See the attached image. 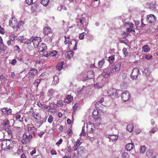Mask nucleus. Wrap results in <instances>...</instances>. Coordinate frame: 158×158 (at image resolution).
<instances>
[{"instance_id": "nucleus-1", "label": "nucleus", "mask_w": 158, "mask_h": 158, "mask_svg": "<svg viewBox=\"0 0 158 158\" xmlns=\"http://www.w3.org/2000/svg\"><path fill=\"white\" fill-rule=\"evenodd\" d=\"M2 148L5 150L6 149H12L14 147L13 142L10 139L2 140L1 143Z\"/></svg>"}, {"instance_id": "nucleus-2", "label": "nucleus", "mask_w": 158, "mask_h": 158, "mask_svg": "<svg viewBox=\"0 0 158 158\" xmlns=\"http://www.w3.org/2000/svg\"><path fill=\"white\" fill-rule=\"evenodd\" d=\"M73 148L74 151H77V155L74 154L73 158H79L84 153V148L82 147H78L75 144L73 147Z\"/></svg>"}, {"instance_id": "nucleus-3", "label": "nucleus", "mask_w": 158, "mask_h": 158, "mask_svg": "<svg viewBox=\"0 0 158 158\" xmlns=\"http://www.w3.org/2000/svg\"><path fill=\"white\" fill-rule=\"evenodd\" d=\"M32 138V136L30 134L27 135L25 133L23 134L21 142L23 144L26 145L29 144Z\"/></svg>"}, {"instance_id": "nucleus-4", "label": "nucleus", "mask_w": 158, "mask_h": 158, "mask_svg": "<svg viewBox=\"0 0 158 158\" xmlns=\"http://www.w3.org/2000/svg\"><path fill=\"white\" fill-rule=\"evenodd\" d=\"M139 74L140 73L139 69L137 68H134L133 69L131 77L133 80L135 79Z\"/></svg>"}, {"instance_id": "nucleus-5", "label": "nucleus", "mask_w": 158, "mask_h": 158, "mask_svg": "<svg viewBox=\"0 0 158 158\" xmlns=\"http://www.w3.org/2000/svg\"><path fill=\"white\" fill-rule=\"evenodd\" d=\"M43 33L45 35L48 36L49 37L53 35V32L51 28L47 26L44 28Z\"/></svg>"}, {"instance_id": "nucleus-6", "label": "nucleus", "mask_w": 158, "mask_h": 158, "mask_svg": "<svg viewBox=\"0 0 158 158\" xmlns=\"http://www.w3.org/2000/svg\"><path fill=\"white\" fill-rule=\"evenodd\" d=\"M129 92L127 91H126L123 92L121 95V98L123 101H126L128 100L130 98Z\"/></svg>"}, {"instance_id": "nucleus-7", "label": "nucleus", "mask_w": 158, "mask_h": 158, "mask_svg": "<svg viewBox=\"0 0 158 158\" xmlns=\"http://www.w3.org/2000/svg\"><path fill=\"white\" fill-rule=\"evenodd\" d=\"M99 105L98 102H97L95 104V107L96 108V110H94L93 113V118L95 119L98 120L99 118V116L98 114L99 111L98 110V107L97 106V105Z\"/></svg>"}, {"instance_id": "nucleus-8", "label": "nucleus", "mask_w": 158, "mask_h": 158, "mask_svg": "<svg viewBox=\"0 0 158 158\" xmlns=\"http://www.w3.org/2000/svg\"><path fill=\"white\" fill-rule=\"evenodd\" d=\"M17 19L15 17L11 18L9 21V25L13 28L17 26Z\"/></svg>"}, {"instance_id": "nucleus-9", "label": "nucleus", "mask_w": 158, "mask_h": 158, "mask_svg": "<svg viewBox=\"0 0 158 158\" xmlns=\"http://www.w3.org/2000/svg\"><path fill=\"white\" fill-rule=\"evenodd\" d=\"M107 93L109 96H113L117 97L118 96V93H117V90L114 88L110 89L107 91Z\"/></svg>"}, {"instance_id": "nucleus-10", "label": "nucleus", "mask_w": 158, "mask_h": 158, "mask_svg": "<svg viewBox=\"0 0 158 158\" xmlns=\"http://www.w3.org/2000/svg\"><path fill=\"white\" fill-rule=\"evenodd\" d=\"M9 121L6 119H5L2 123V125L3 129L6 130L10 127Z\"/></svg>"}, {"instance_id": "nucleus-11", "label": "nucleus", "mask_w": 158, "mask_h": 158, "mask_svg": "<svg viewBox=\"0 0 158 158\" xmlns=\"http://www.w3.org/2000/svg\"><path fill=\"white\" fill-rule=\"evenodd\" d=\"M37 48L39 51L41 52H44L47 49V47L46 44L42 42L40 44Z\"/></svg>"}, {"instance_id": "nucleus-12", "label": "nucleus", "mask_w": 158, "mask_h": 158, "mask_svg": "<svg viewBox=\"0 0 158 158\" xmlns=\"http://www.w3.org/2000/svg\"><path fill=\"white\" fill-rule=\"evenodd\" d=\"M41 42V38L37 37L34 38L32 40L33 44L35 48L37 47Z\"/></svg>"}, {"instance_id": "nucleus-13", "label": "nucleus", "mask_w": 158, "mask_h": 158, "mask_svg": "<svg viewBox=\"0 0 158 158\" xmlns=\"http://www.w3.org/2000/svg\"><path fill=\"white\" fill-rule=\"evenodd\" d=\"M147 20L148 22L150 23H153L156 20V18L152 14H150L147 16Z\"/></svg>"}, {"instance_id": "nucleus-14", "label": "nucleus", "mask_w": 158, "mask_h": 158, "mask_svg": "<svg viewBox=\"0 0 158 158\" xmlns=\"http://www.w3.org/2000/svg\"><path fill=\"white\" fill-rule=\"evenodd\" d=\"M69 47L70 49L76 50L77 48V43L75 40H72L71 43L69 44Z\"/></svg>"}, {"instance_id": "nucleus-15", "label": "nucleus", "mask_w": 158, "mask_h": 158, "mask_svg": "<svg viewBox=\"0 0 158 158\" xmlns=\"http://www.w3.org/2000/svg\"><path fill=\"white\" fill-rule=\"evenodd\" d=\"M87 131L88 133H92L94 131V126L91 123H88L87 124Z\"/></svg>"}, {"instance_id": "nucleus-16", "label": "nucleus", "mask_w": 158, "mask_h": 158, "mask_svg": "<svg viewBox=\"0 0 158 158\" xmlns=\"http://www.w3.org/2000/svg\"><path fill=\"white\" fill-rule=\"evenodd\" d=\"M38 73V71L34 68H31L28 72V74L30 76L34 77Z\"/></svg>"}, {"instance_id": "nucleus-17", "label": "nucleus", "mask_w": 158, "mask_h": 158, "mask_svg": "<svg viewBox=\"0 0 158 158\" xmlns=\"http://www.w3.org/2000/svg\"><path fill=\"white\" fill-rule=\"evenodd\" d=\"M2 113L5 115H9L11 114L12 112L11 109L8 108H3L2 110Z\"/></svg>"}, {"instance_id": "nucleus-18", "label": "nucleus", "mask_w": 158, "mask_h": 158, "mask_svg": "<svg viewBox=\"0 0 158 158\" xmlns=\"http://www.w3.org/2000/svg\"><path fill=\"white\" fill-rule=\"evenodd\" d=\"M73 100V97L71 95H68L65 98L64 102L68 104L69 103Z\"/></svg>"}, {"instance_id": "nucleus-19", "label": "nucleus", "mask_w": 158, "mask_h": 158, "mask_svg": "<svg viewBox=\"0 0 158 158\" xmlns=\"http://www.w3.org/2000/svg\"><path fill=\"white\" fill-rule=\"evenodd\" d=\"M6 50V47L3 42L0 43V53L3 54Z\"/></svg>"}, {"instance_id": "nucleus-20", "label": "nucleus", "mask_w": 158, "mask_h": 158, "mask_svg": "<svg viewBox=\"0 0 158 158\" xmlns=\"http://www.w3.org/2000/svg\"><path fill=\"white\" fill-rule=\"evenodd\" d=\"M110 75V72L109 70L108 71L107 69L104 70L101 74V75L105 78H107Z\"/></svg>"}, {"instance_id": "nucleus-21", "label": "nucleus", "mask_w": 158, "mask_h": 158, "mask_svg": "<svg viewBox=\"0 0 158 158\" xmlns=\"http://www.w3.org/2000/svg\"><path fill=\"white\" fill-rule=\"evenodd\" d=\"M134 147L133 143H129L126 145L125 148L127 151H130Z\"/></svg>"}, {"instance_id": "nucleus-22", "label": "nucleus", "mask_w": 158, "mask_h": 158, "mask_svg": "<svg viewBox=\"0 0 158 158\" xmlns=\"http://www.w3.org/2000/svg\"><path fill=\"white\" fill-rule=\"evenodd\" d=\"M24 24V23L23 21H21L18 24L17 23V25L15 28L16 30L19 31L20 29H22L23 28V25Z\"/></svg>"}, {"instance_id": "nucleus-23", "label": "nucleus", "mask_w": 158, "mask_h": 158, "mask_svg": "<svg viewBox=\"0 0 158 158\" xmlns=\"http://www.w3.org/2000/svg\"><path fill=\"white\" fill-rule=\"evenodd\" d=\"M74 52L72 51H68L65 54V56L67 58L70 59L72 58L74 55Z\"/></svg>"}, {"instance_id": "nucleus-24", "label": "nucleus", "mask_w": 158, "mask_h": 158, "mask_svg": "<svg viewBox=\"0 0 158 158\" xmlns=\"http://www.w3.org/2000/svg\"><path fill=\"white\" fill-rule=\"evenodd\" d=\"M94 72L92 71H89L87 73V76L86 78L87 79H92L94 77Z\"/></svg>"}, {"instance_id": "nucleus-25", "label": "nucleus", "mask_w": 158, "mask_h": 158, "mask_svg": "<svg viewBox=\"0 0 158 158\" xmlns=\"http://www.w3.org/2000/svg\"><path fill=\"white\" fill-rule=\"evenodd\" d=\"M33 117L35 119L37 120H39L40 119L41 116L38 113H35L33 111L32 113Z\"/></svg>"}, {"instance_id": "nucleus-26", "label": "nucleus", "mask_w": 158, "mask_h": 158, "mask_svg": "<svg viewBox=\"0 0 158 158\" xmlns=\"http://www.w3.org/2000/svg\"><path fill=\"white\" fill-rule=\"evenodd\" d=\"M108 138L110 141H113L116 140L118 138V136L116 135H110Z\"/></svg>"}, {"instance_id": "nucleus-27", "label": "nucleus", "mask_w": 158, "mask_h": 158, "mask_svg": "<svg viewBox=\"0 0 158 158\" xmlns=\"http://www.w3.org/2000/svg\"><path fill=\"white\" fill-rule=\"evenodd\" d=\"M142 49L143 52H149L150 48L148 45H145L142 47Z\"/></svg>"}, {"instance_id": "nucleus-28", "label": "nucleus", "mask_w": 158, "mask_h": 158, "mask_svg": "<svg viewBox=\"0 0 158 158\" xmlns=\"http://www.w3.org/2000/svg\"><path fill=\"white\" fill-rule=\"evenodd\" d=\"M134 126L132 124H129L127 127V130L129 132H132L133 130Z\"/></svg>"}, {"instance_id": "nucleus-29", "label": "nucleus", "mask_w": 158, "mask_h": 158, "mask_svg": "<svg viewBox=\"0 0 158 158\" xmlns=\"http://www.w3.org/2000/svg\"><path fill=\"white\" fill-rule=\"evenodd\" d=\"M64 64V61H61V62L59 63L58 65L56 66V68L59 71L61 70L63 67Z\"/></svg>"}, {"instance_id": "nucleus-30", "label": "nucleus", "mask_w": 158, "mask_h": 158, "mask_svg": "<svg viewBox=\"0 0 158 158\" xmlns=\"http://www.w3.org/2000/svg\"><path fill=\"white\" fill-rule=\"evenodd\" d=\"M121 64L119 63H117L115 65H113L115 71H118L120 70L121 68Z\"/></svg>"}, {"instance_id": "nucleus-31", "label": "nucleus", "mask_w": 158, "mask_h": 158, "mask_svg": "<svg viewBox=\"0 0 158 158\" xmlns=\"http://www.w3.org/2000/svg\"><path fill=\"white\" fill-rule=\"evenodd\" d=\"M64 37L65 39L64 43L65 44H69L71 43L72 40H71L69 36L67 37L66 36H64Z\"/></svg>"}, {"instance_id": "nucleus-32", "label": "nucleus", "mask_w": 158, "mask_h": 158, "mask_svg": "<svg viewBox=\"0 0 158 158\" xmlns=\"http://www.w3.org/2000/svg\"><path fill=\"white\" fill-rule=\"evenodd\" d=\"M135 30L133 29H131V28H130L129 27L126 30V32H124V34H125V36H128V35L129 34V33L130 32H135Z\"/></svg>"}, {"instance_id": "nucleus-33", "label": "nucleus", "mask_w": 158, "mask_h": 158, "mask_svg": "<svg viewBox=\"0 0 158 158\" xmlns=\"http://www.w3.org/2000/svg\"><path fill=\"white\" fill-rule=\"evenodd\" d=\"M59 78L56 75L54 77L53 81V82L54 84H57L59 82Z\"/></svg>"}, {"instance_id": "nucleus-34", "label": "nucleus", "mask_w": 158, "mask_h": 158, "mask_svg": "<svg viewBox=\"0 0 158 158\" xmlns=\"http://www.w3.org/2000/svg\"><path fill=\"white\" fill-rule=\"evenodd\" d=\"M50 92L51 93L53 97H57L58 96V94L57 92L54 90H51L50 91Z\"/></svg>"}, {"instance_id": "nucleus-35", "label": "nucleus", "mask_w": 158, "mask_h": 158, "mask_svg": "<svg viewBox=\"0 0 158 158\" xmlns=\"http://www.w3.org/2000/svg\"><path fill=\"white\" fill-rule=\"evenodd\" d=\"M28 129L29 131H32L33 130H35V127L32 124H30L28 125Z\"/></svg>"}, {"instance_id": "nucleus-36", "label": "nucleus", "mask_w": 158, "mask_h": 158, "mask_svg": "<svg viewBox=\"0 0 158 158\" xmlns=\"http://www.w3.org/2000/svg\"><path fill=\"white\" fill-rule=\"evenodd\" d=\"M115 58L114 55H111L108 57V61L110 63L112 64L114 61Z\"/></svg>"}, {"instance_id": "nucleus-37", "label": "nucleus", "mask_w": 158, "mask_h": 158, "mask_svg": "<svg viewBox=\"0 0 158 158\" xmlns=\"http://www.w3.org/2000/svg\"><path fill=\"white\" fill-rule=\"evenodd\" d=\"M37 105L40 108H47V105L45 104H43L42 103L40 102H38Z\"/></svg>"}, {"instance_id": "nucleus-38", "label": "nucleus", "mask_w": 158, "mask_h": 158, "mask_svg": "<svg viewBox=\"0 0 158 158\" xmlns=\"http://www.w3.org/2000/svg\"><path fill=\"white\" fill-rule=\"evenodd\" d=\"M49 0H41V3L44 6H47L49 3Z\"/></svg>"}, {"instance_id": "nucleus-39", "label": "nucleus", "mask_w": 158, "mask_h": 158, "mask_svg": "<svg viewBox=\"0 0 158 158\" xmlns=\"http://www.w3.org/2000/svg\"><path fill=\"white\" fill-rule=\"evenodd\" d=\"M16 37V36L14 34H11L9 37V40L13 41L15 40Z\"/></svg>"}, {"instance_id": "nucleus-40", "label": "nucleus", "mask_w": 158, "mask_h": 158, "mask_svg": "<svg viewBox=\"0 0 158 158\" xmlns=\"http://www.w3.org/2000/svg\"><path fill=\"white\" fill-rule=\"evenodd\" d=\"M129 156V154L127 152H123L122 154V158H128Z\"/></svg>"}, {"instance_id": "nucleus-41", "label": "nucleus", "mask_w": 158, "mask_h": 158, "mask_svg": "<svg viewBox=\"0 0 158 158\" xmlns=\"http://www.w3.org/2000/svg\"><path fill=\"white\" fill-rule=\"evenodd\" d=\"M86 35L85 32H83L79 34V37L81 40H83L84 38V36Z\"/></svg>"}, {"instance_id": "nucleus-42", "label": "nucleus", "mask_w": 158, "mask_h": 158, "mask_svg": "<svg viewBox=\"0 0 158 158\" xmlns=\"http://www.w3.org/2000/svg\"><path fill=\"white\" fill-rule=\"evenodd\" d=\"M18 40L20 41L21 43H26L25 42V39L23 36H20L18 37Z\"/></svg>"}, {"instance_id": "nucleus-43", "label": "nucleus", "mask_w": 158, "mask_h": 158, "mask_svg": "<svg viewBox=\"0 0 158 158\" xmlns=\"http://www.w3.org/2000/svg\"><path fill=\"white\" fill-rule=\"evenodd\" d=\"M146 147L145 146H143L141 147L140 148V152L141 153H144L146 150Z\"/></svg>"}, {"instance_id": "nucleus-44", "label": "nucleus", "mask_w": 158, "mask_h": 158, "mask_svg": "<svg viewBox=\"0 0 158 158\" xmlns=\"http://www.w3.org/2000/svg\"><path fill=\"white\" fill-rule=\"evenodd\" d=\"M63 103L61 100L58 101L57 103L56 104V106L59 107L63 106Z\"/></svg>"}, {"instance_id": "nucleus-45", "label": "nucleus", "mask_w": 158, "mask_h": 158, "mask_svg": "<svg viewBox=\"0 0 158 158\" xmlns=\"http://www.w3.org/2000/svg\"><path fill=\"white\" fill-rule=\"evenodd\" d=\"M104 63L105 60L104 59H102L100 61H99V68H102Z\"/></svg>"}, {"instance_id": "nucleus-46", "label": "nucleus", "mask_w": 158, "mask_h": 158, "mask_svg": "<svg viewBox=\"0 0 158 158\" xmlns=\"http://www.w3.org/2000/svg\"><path fill=\"white\" fill-rule=\"evenodd\" d=\"M123 54L124 55V56H126L129 54V52L127 51V49L126 48H124L123 50Z\"/></svg>"}, {"instance_id": "nucleus-47", "label": "nucleus", "mask_w": 158, "mask_h": 158, "mask_svg": "<svg viewBox=\"0 0 158 158\" xmlns=\"http://www.w3.org/2000/svg\"><path fill=\"white\" fill-rule=\"evenodd\" d=\"M85 127L83 126L82 128V131L80 134V135L81 136H84L85 135Z\"/></svg>"}, {"instance_id": "nucleus-48", "label": "nucleus", "mask_w": 158, "mask_h": 158, "mask_svg": "<svg viewBox=\"0 0 158 158\" xmlns=\"http://www.w3.org/2000/svg\"><path fill=\"white\" fill-rule=\"evenodd\" d=\"M130 25L129 28H131V29H133V28L134 27V24L133 23H131V24H130L127 23H125L124 24V25L125 26H127V25Z\"/></svg>"}, {"instance_id": "nucleus-49", "label": "nucleus", "mask_w": 158, "mask_h": 158, "mask_svg": "<svg viewBox=\"0 0 158 158\" xmlns=\"http://www.w3.org/2000/svg\"><path fill=\"white\" fill-rule=\"evenodd\" d=\"M43 52V53L41 54L42 56H45L48 57L50 55V54L48 52L46 51Z\"/></svg>"}, {"instance_id": "nucleus-50", "label": "nucleus", "mask_w": 158, "mask_h": 158, "mask_svg": "<svg viewBox=\"0 0 158 158\" xmlns=\"http://www.w3.org/2000/svg\"><path fill=\"white\" fill-rule=\"evenodd\" d=\"M67 134L69 136H71L73 133L72 131L70 128H69L67 130Z\"/></svg>"}, {"instance_id": "nucleus-51", "label": "nucleus", "mask_w": 158, "mask_h": 158, "mask_svg": "<svg viewBox=\"0 0 158 158\" xmlns=\"http://www.w3.org/2000/svg\"><path fill=\"white\" fill-rule=\"evenodd\" d=\"M14 48L15 51H18V52L19 53L21 52V50L19 46L17 45L15 46Z\"/></svg>"}, {"instance_id": "nucleus-52", "label": "nucleus", "mask_w": 158, "mask_h": 158, "mask_svg": "<svg viewBox=\"0 0 158 158\" xmlns=\"http://www.w3.org/2000/svg\"><path fill=\"white\" fill-rule=\"evenodd\" d=\"M27 48L29 50V51H31L34 49L33 46L31 44L28 45Z\"/></svg>"}, {"instance_id": "nucleus-53", "label": "nucleus", "mask_w": 158, "mask_h": 158, "mask_svg": "<svg viewBox=\"0 0 158 158\" xmlns=\"http://www.w3.org/2000/svg\"><path fill=\"white\" fill-rule=\"evenodd\" d=\"M53 121V116L50 115L49 116L48 119V122L49 123H51Z\"/></svg>"}, {"instance_id": "nucleus-54", "label": "nucleus", "mask_w": 158, "mask_h": 158, "mask_svg": "<svg viewBox=\"0 0 158 158\" xmlns=\"http://www.w3.org/2000/svg\"><path fill=\"white\" fill-rule=\"evenodd\" d=\"M153 154V152L152 151H148L146 153V155L148 157L151 156Z\"/></svg>"}, {"instance_id": "nucleus-55", "label": "nucleus", "mask_w": 158, "mask_h": 158, "mask_svg": "<svg viewBox=\"0 0 158 158\" xmlns=\"http://www.w3.org/2000/svg\"><path fill=\"white\" fill-rule=\"evenodd\" d=\"M21 117V116L18 114H15V116H14V118H15L16 120L19 119Z\"/></svg>"}, {"instance_id": "nucleus-56", "label": "nucleus", "mask_w": 158, "mask_h": 158, "mask_svg": "<svg viewBox=\"0 0 158 158\" xmlns=\"http://www.w3.org/2000/svg\"><path fill=\"white\" fill-rule=\"evenodd\" d=\"M82 142L80 140L78 139L77 140L76 144L78 147H80V146Z\"/></svg>"}, {"instance_id": "nucleus-57", "label": "nucleus", "mask_w": 158, "mask_h": 158, "mask_svg": "<svg viewBox=\"0 0 158 158\" xmlns=\"http://www.w3.org/2000/svg\"><path fill=\"white\" fill-rule=\"evenodd\" d=\"M78 104L77 103H76L74 105V106L73 107V110H74V111L75 112L77 108H78Z\"/></svg>"}, {"instance_id": "nucleus-58", "label": "nucleus", "mask_w": 158, "mask_h": 158, "mask_svg": "<svg viewBox=\"0 0 158 158\" xmlns=\"http://www.w3.org/2000/svg\"><path fill=\"white\" fill-rule=\"evenodd\" d=\"M57 54V52L56 51H53L51 52V54L50 55H52V56H54L56 55Z\"/></svg>"}, {"instance_id": "nucleus-59", "label": "nucleus", "mask_w": 158, "mask_h": 158, "mask_svg": "<svg viewBox=\"0 0 158 158\" xmlns=\"http://www.w3.org/2000/svg\"><path fill=\"white\" fill-rule=\"evenodd\" d=\"M40 81L39 80H36L34 83L35 86H36V87H37L39 85V84L40 83Z\"/></svg>"}, {"instance_id": "nucleus-60", "label": "nucleus", "mask_w": 158, "mask_h": 158, "mask_svg": "<svg viewBox=\"0 0 158 158\" xmlns=\"http://www.w3.org/2000/svg\"><path fill=\"white\" fill-rule=\"evenodd\" d=\"M152 56L151 55H146L145 58L147 60L152 59Z\"/></svg>"}, {"instance_id": "nucleus-61", "label": "nucleus", "mask_w": 158, "mask_h": 158, "mask_svg": "<svg viewBox=\"0 0 158 158\" xmlns=\"http://www.w3.org/2000/svg\"><path fill=\"white\" fill-rule=\"evenodd\" d=\"M33 0H25L27 3L28 5H31L33 3Z\"/></svg>"}, {"instance_id": "nucleus-62", "label": "nucleus", "mask_w": 158, "mask_h": 158, "mask_svg": "<svg viewBox=\"0 0 158 158\" xmlns=\"http://www.w3.org/2000/svg\"><path fill=\"white\" fill-rule=\"evenodd\" d=\"M50 152L52 155H56L57 154V152L56 151L53 149H52L51 150Z\"/></svg>"}, {"instance_id": "nucleus-63", "label": "nucleus", "mask_w": 158, "mask_h": 158, "mask_svg": "<svg viewBox=\"0 0 158 158\" xmlns=\"http://www.w3.org/2000/svg\"><path fill=\"white\" fill-rule=\"evenodd\" d=\"M0 33L2 34H4L5 33L4 30V29L2 27L0 26Z\"/></svg>"}, {"instance_id": "nucleus-64", "label": "nucleus", "mask_w": 158, "mask_h": 158, "mask_svg": "<svg viewBox=\"0 0 158 158\" xmlns=\"http://www.w3.org/2000/svg\"><path fill=\"white\" fill-rule=\"evenodd\" d=\"M110 74L111 73H114L115 72H116L115 71V70L114 69V68L113 66L110 69Z\"/></svg>"}]
</instances>
